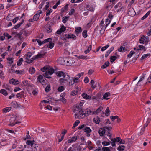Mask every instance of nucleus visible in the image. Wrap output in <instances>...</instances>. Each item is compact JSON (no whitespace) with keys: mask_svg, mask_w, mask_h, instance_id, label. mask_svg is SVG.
I'll use <instances>...</instances> for the list:
<instances>
[{"mask_svg":"<svg viewBox=\"0 0 151 151\" xmlns=\"http://www.w3.org/2000/svg\"><path fill=\"white\" fill-rule=\"evenodd\" d=\"M83 101H81L79 104H77L73 107V112L76 119H81L84 118L86 116V113L82 110L81 106L83 105Z\"/></svg>","mask_w":151,"mask_h":151,"instance_id":"1","label":"nucleus"},{"mask_svg":"<svg viewBox=\"0 0 151 151\" xmlns=\"http://www.w3.org/2000/svg\"><path fill=\"white\" fill-rule=\"evenodd\" d=\"M41 70L42 72L45 71L44 76L48 78H51V77L49 76V75H51L54 72V70L52 67L50 66H44L41 69Z\"/></svg>","mask_w":151,"mask_h":151,"instance_id":"2","label":"nucleus"},{"mask_svg":"<svg viewBox=\"0 0 151 151\" xmlns=\"http://www.w3.org/2000/svg\"><path fill=\"white\" fill-rule=\"evenodd\" d=\"M112 129L111 127H105L103 128H101L99 129L98 132L101 136H104L105 135V133L106 131H110Z\"/></svg>","mask_w":151,"mask_h":151,"instance_id":"3","label":"nucleus"},{"mask_svg":"<svg viewBox=\"0 0 151 151\" xmlns=\"http://www.w3.org/2000/svg\"><path fill=\"white\" fill-rule=\"evenodd\" d=\"M16 119V116L15 115H12L9 120L10 124H9V125L12 126H14L16 124H18L19 122H14Z\"/></svg>","mask_w":151,"mask_h":151,"instance_id":"4","label":"nucleus"},{"mask_svg":"<svg viewBox=\"0 0 151 151\" xmlns=\"http://www.w3.org/2000/svg\"><path fill=\"white\" fill-rule=\"evenodd\" d=\"M70 77L67 74H65L63 76V78H61L59 80V81L60 83L62 84L65 83L68 80L70 79Z\"/></svg>","mask_w":151,"mask_h":151,"instance_id":"5","label":"nucleus"},{"mask_svg":"<svg viewBox=\"0 0 151 151\" xmlns=\"http://www.w3.org/2000/svg\"><path fill=\"white\" fill-rule=\"evenodd\" d=\"M111 143L112 146L113 147H114L116 145V143H119V144L120 140H121V139L120 138L117 137L116 138L111 139Z\"/></svg>","mask_w":151,"mask_h":151,"instance_id":"6","label":"nucleus"},{"mask_svg":"<svg viewBox=\"0 0 151 151\" xmlns=\"http://www.w3.org/2000/svg\"><path fill=\"white\" fill-rule=\"evenodd\" d=\"M65 61H66L67 63H65L66 64V65H71L74 62L73 59L71 58H66Z\"/></svg>","mask_w":151,"mask_h":151,"instance_id":"7","label":"nucleus"},{"mask_svg":"<svg viewBox=\"0 0 151 151\" xmlns=\"http://www.w3.org/2000/svg\"><path fill=\"white\" fill-rule=\"evenodd\" d=\"M83 130L86 134V136L87 137H89L90 136V133L92 132L91 130L89 127H85L84 129Z\"/></svg>","mask_w":151,"mask_h":151,"instance_id":"8","label":"nucleus"},{"mask_svg":"<svg viewBox=\"0 0 151 151\" xmlns=\"http://www.w3.org/2000/svg\"><path fill=\"white\" fill-rule=\"evenodd\" d=\"M42 12L41 10H40L38 11V12L34 15L33 17V20L34 21H37L40 16V14H41Z\"/></svg>","mask_w":151,"mask_h":151,"instance_id":"9","label":"nucleus"},{"mask_svg":"<svg viewBox=\"0 0 151 151\" xmlns=\"http://www.w3.org/2000/svg\"><path fill=\"white\" fill-rule=\"evenodd\" d=\"M38 81L42 85H45L46 84V82L45 79H43V76L41 75H40L37 78Z\"/></svg>","mask_w":151,"mask_h":151,"instance_id":"10","label":"nucleus"},{"mask_svg":"<svg viewBox=\"0 0 151 151\" xmlns=\"http://www.w3.org/2000/svg\"><path fill=\"white\" fill-rule=\"evenodd\" d=\"M75 33L78 36V34L80 33L82 31L81 28L80 27H76L75 28Z\"/></svg>","mask_w":151,"mask_h":151,"instance_id":"11","label":"nucleus"},{"mask_svg":"<svg viewBox=\"0 0 151 151\" xmlns=\"http://www.w3.org/2000/svg\"><path fill=\"white\" fill-rule=\"evenodd\" d=\"M31 150H29L32 151H37L38 148V145L35 144L34 143L32 144V146L31 147Z\"/></svg>","mask_w":151,"mask_h":151,"instance_id":"12","label":"nucleus"},{"mask_svg":"<svg viewBox=\"0 0 151 151\" xmlns=\"http://www.w3.org/2000/svg\"><path fill=\"white\" fill-rule=\"evenodd\" d=\"M19 82L17 80L12 78L9 81V83L14 85H17L19 83Z\"/></svg>","mask_w":151,"mask_h":151,"instance_id":"13","label":"nucleus"},{"mask_svg":"<svg viewBox=\"0 0 151 151\" xmlns=\"http://www.w3.org/2000/svg\"><path fill=\"white\" fill-rule=\"evenodd\" d=\"M90 84L91 86V87L93 89H94L96 87V82H95V81L93 80H92L90 82Z\"/></svg>","mask_w":151,"mask_h":151,"instance_id":"14","label":"nucleus"},{"mask_svg":"<svg viewBox=\"0 0 151 151\" xmlns=\"http://www.w3.org/2000/svg\"><path fill=\"white\" fill-rule=\"evenodd\" d=\"M103 107L101 106L99 107L96 111H93L92 113L93 114H96L100 112L103 109Z\"/></svg>","mask_w":151,"mask_h":151,"instance_id":"15","label":"nucleus"},{"mask_svg":"<svg viewBox=\"0 0 151 151\" xmlns=\"http://www.w3.org/2000/svg\"><path fill=\"white\" fill-rule=\"evenodd\" d=\"M65 37L67 38H73L74 39L76 37V36L73 34H66Z\"/></svg>","mask_w":151,"mask_h":151,"instance_id":"16","label":"nucleus"},{"mask_svg":"<svg viewBox=\"0 0 151 151\" xmlns=\"http://www.w3.org/2000/svg\"><path fill=\"white\" fill-rule=\"evenodd\" d=\"M82 96L84 99H90L91 98V96H90L88 95L86 93L82 94Z\"/></svg>","mask_w":151,"mask_h":151,"instance_id":"17","label":"nucleus"},{"mask_svg":"<svg viewBox=\"0 0 151 151\" xmlns=\"http://www.w3.org/2000/svg\"><path fill=\"white\" fill-rule=\"evenodd\" d=\"M77 137L76 136H74L71 139H69L68 140V143H71L75 141L77 139Z\"/></svg>","mask_w":151,"mask_h":151,"instance_id":"18","label":"nucleus"},{"mask_svg":"<svg viewBox=\"0 0 151 151\" xmlns=\"http://www.w3.org/2000/svg\"><path fill=\"white\" fill-rule=\"evenodd\" d=\"M44 55L40 53L38 54L37 55L34 57L32 58L33 60H35L37 59L40 58L42 57Z\"/></svg>","mask_w":151,"mask_h":151,"instance_id":"19","label":"nucleus"},{"mask_svg":"<svg viewBox=\"0 0 151 151\" xmlns=\"http://www.w3.org/2000/svg\"><path fill=\"white\" fill-rule=\"evenodd\" d=\"M64 58H59L58 59L57 62L58 63L61 64H64Z\"/></svg>","mask_w":151,"mask_h":151,"instance_id":"20","label":"nucleus"},{"mask_svg":"<svg viewBox=\"0 0 151 151\" xmlns=\"http://www.w3.org/2000/svg\"><path fill=\"white\" fill-rule=\"evenodd\" d=\"M110 96V94L109 92H106L103 95V98L104 99L108 100L109 98H108V97Z\"/></svg>","mask_w":151,"mask_h":151,"instance_id":"21","label":"nucleus"},{"mask_svg":"<svg viewBox=\"0 0 151 151\" xmlns=\"http://www.w3.org/2000/svg\"><path fill=\"white\" fill-rule=\"evenodd\" d=\"M57 76L59 77L63 76L65 75L64 72L62 71H59L57 73Z\"/></svg>","mask_w":151,"mask_h":151,"instance_id":"22","label":"nucleus"},{"mask_svg":"<svg viewBox=\"0 0 151 151\" xmlns=\"http://www.w3.org/2000/svg\"><path fill=\"white\" fill-rule=\"evenodd\" d=\"M139 48L137 49V50H143L145 51H146V49L145 48V47L144 46L142 45H139L138 46Z\"/></svg>","mask_w":151,"mask_h":151,"instance_id":"23","label":"nucleus"},{"mask_svg":"<svg viewBox=\"0 0 151 151\" xmlns=\"http://www.w3.org/2000/svg\"><path fill=\"white\" fill-rule=\"evenodd\" d=\"M151 120V119L149 118H148L147 120L146 123L144 125V127L142 128L143 129H145L146 127H147L148 126V124L150 123V121Z\"/></svg>","mask_w":151,"mask_h":151,"instance_id":"24","label":"nucleus"},{"mask_svg":"<svg viewBox=\"0 0 151 151\" xmlns=\"http://www.w3.org/2000/svg\"><path fill=\"white\" fill-rule=\"evenodd\" d=\"M23 60V58H21L19 59L17 62V65L18 66H20L22 63Z\"/></svg>","mask_w":151,"mask_h":151,"instance_id":"25","label":"nucleus"},{"mask_svg":"<svg viewBox=\"0 0 151 151\" xmlns=\"http://www.w3.org/2000/svg\"><path fill=\"white\" fill-rule=\"evenodd\" d=\"M94 121L97 124H99L100 122V118L98 117H96L93 119Z\"/></svg>","mask_w":151,"mask_h":151,"instance_id":"26","label":"nucleus"},{"mask_svg":"<svg viewBox=\"0 0 151 151\" xmlns=\"http://www.w3.org/2000/svg\"><path fill=\"white\" fill-rule=\"evenodd\" d=\"M109 62L107 61L105 63L104 65L101 66V68L104 69L105 68L109 66Z\"/></svg>","mask_w":151,"mask_h":151,"instance_id":"27","label":"nucleus"},{"mask_svg":"<svg viewBox=\"0 0 151 151\" xmlns=\"http://www.w3.org/2000/svg\"><path fill=\"white\" fill-rule=\"evenodd\" d=\"M62 101L63 103H65L66 101V99L63 97H60L59 100H56V101Z\"/></svg>","mask_w":151,"mask_h":151,"instance_id":"28","label":"nucleus"},{"mask_svg":"<svg viewBox=\"0 0 151 151\" xmlns=\"http://www.w3.org/2000/svg\"><path fill=\"white\" fill-rule=\"evenodd\" d=\"M32 54L31 52H28L25 56V58L26 60L29 59V58L31 57Z\"/></svg>","mask_w":151,"mask_h":151,"instance_id":"29","label":"nucleus"},{"mask_svg":"<svg viewBox=\"0 0 151 151\" xmlns=\"http://www.w3.org/2000/svg\"><path fill=\"white\" fill-rule=\"evenodd\" d=\"M145 36L143 35L139 40V43L141 44H144L145 40L144 38Z\"/></svg>","mask_w":151,"mask_h":151,"instance_id":"30","label":"nucleus"},{"mask_svg":"<svg viewBox=\"0 0 151 151\" xmlns=\"http://www.w3.org/2000/svg\"><path fill=\"white\" fill-rule=\"evenodd\" d=\"M35 71V69L33 67L30 68L29 70V72L31 74H33L34 73Z\"/></svg>","mask_w":151,"mask_h":151,"instance_id":"31","label":"nucleus"},{"mask_svg":"<svg viewBox=\"0 0 151 151\" xmlns=\"http://www.w3.org/2000/svg\"><path fill=\"white\" fill-rule=\"evenodd\" d=\"M26 143L27 144L29 145V147L30 146L31 147V146H32V144H33L34 143V141H32L30 140H27L26 141Z\"/></svg>","mask_w":151,"mask_h":151,"instance_id":"32","label":"nucleus"},{"mask_svg":"<svg viewBox=\"0 0 151 151\" xmlns=\"http://www.w3.org/2000/svg\"><path fill=\"white\" fill-rule=\"evenodd\" d=\"M0 93L5 96H7L8 95V93L5 90L1 89L0 91Z\"/></svg>","mask_w":151,"mask_h":151,"instance_id":"33","label":"nucleus"},{"mask_svg":"<svg viewBox=\"0 0 151 151\" xmlns=\"http://www.w3.org/2000/svg\"><path fill=\"white\" fill-rule=\"evenodd\" d=\"M93 112L91 111L90 110V109H87L86 111H85V113H86V116H86L88 115H89L90 114H93L92 113Z\"/></svg>","mask_w":151,"mask_h":151,"instance_id":"34","label":"nucleus"},{"mask_svg":"<svg viewBox=\"0 0 151 151\" xmlns=\"http://www.w3.org/2000/svg\"><path fill=\"white\" fill-rule=\"evenodd\" d=\"M150 11H148L146 14L141 19L143 20L146 18V17L150 14Z\"/></svg>","mask_w":151,"mask_h":151,"instance_id":"35","label":"nucleus"},{"mask_svg":"<svg viewBox=\"0 0 151 151\" xmlns=\"http://www.w3.org/2000/svg\"><path fill=\"white\" fill-rule=\"evenodd\" d=\"M118 50L120 52H124L126 50V49L125 47L121 46L120 48L118 49Z\"/></svg>","mask_w":151,"mask_h":151,"instance_id":"36","label":"nucleus"},{"mask_svg":"<svg viewBox=\"0 0 151 151\" xmlns=\"http://www.w3.org/2000/svg\"><path fill=\"white\" fill-rule=\"evenodd\" d=\"M54 44L52 42H50L48 45H47V47L50 49H52L54 47Z\"/></svg>","mask_w":151,"mask_h":151,"instance_id":"37","label":"nucleus"},{"mask_svg":"<svg viewBox=\"0 0 151 151\" xmlns=\"http://www.w3.org/2000/svg\"><path fill=\"white\" fill-rule=\"evenodd\" d=\"M92 48V45H90L89 47H88L87 49L84 51V53L86 54L88 53L90 51Z\"/></svg>","mask_w":151,"mask_h":151,"instance_id":"38","label":"nucleus"},{"mask_svg":"<svg viewBox=\"0 0 151 151\" xmlns=\"http://www.w3.org/2000/svg\"><path fill=\"white\" fill-rule=\"evenodd\" d=\"M24 22V20H22V21L21 22V23L18 24L16 25H15L14 27V28L15 29H17L19 28L20 26L21 25V24L23 23Z\"/></svg>","mask_w":151,"mask_h":151,"instance_id":"39","label":"nucleus"},{"mask_svg":"<svg viewBox=\"0 0 151 151\" xmlns=\"http://www.w3.org/2000/svg\"><path fill=\"white\" fill-rule=\"evenodd\" d=\"M80 123V121L79 120H76L73 124V128H75Z\"/></svg>","mask_w":151,"mask_h":151,"instance_id":"40","label":"nucleus"},{"mask_svg":"<svg viewBox=\"0 0 151 151\" xmlns=\"http://www.w3.org/2000/svg\"><path fill=\"white\" fill-rule=\"evenodd\" d=\"M125 147L124 145H121L119 146L118 148V150L119 151H123Z\"/></svg>","mask_w":151,"mask_h":151,"instance_id":"41","label":"nucleus"},{"mask_svg":"<svg viewBox=\"0 0 151 151\" xmlns=\"http://www.w3.org/2000/svg\"><path fill=\"white\" fill-rule=\"evenodd\" d=\"M99 26L101 28V29L100 30V32L101 33H103L105 30L104 27L103 25H99Z\"/></svg>","mask_w":151,"mask_h":151,"instance_id":"42","label":"nucleus"},{"mask_svg":"<svg viewBox=\"0 0 151 151\" xmlns=\"http://www.w3.org/2000/svg\"><path fill=\"white\" fill-rule=\"evenodd\" d=\"M117 58V57L115 56H112L110 58V61L111 62H113Z\"/></svg>","mask_w":151,"mask_h":151,"instance_id":"43","label":"nucleus"},{"mask_svg":"<svg viewBox=\"0 0 151 151\" xmlns=\"http://www.w3.org/2000/svg\"><path fill=\"white\" fill-rule=\"evenodd\" d=\"M46 31L48 33H50L52 31V29L50 26L47 27L46 29Z\"/></svg>","mask_w":151,"mask_h":151,"instance_id":"44","label":"nucleus"},{"mask_svg":"<svg viewBox=\"0 0 151 151\" xmlns=\"http://www.w3.org/2000/svg\"><path fill=\"white\" fill-rule=\"evenodd\" d=\"M84 74L83 72H81L80 73L78 74V75L76 76L75 77H76L79 80V79L80 78V77L82 76H83Z\"/></svg>","mask_w":151,"mask_h":151,"instance_id":"45","label":"nucleus"},{"mask_svg":"<svg viewBox=\"0 0 151 151\" xmlns=\"http://www.w3.org/2000/svg\"><path fill=\"white\" fill-rule=\"evenodd\" d=\"M10 111V109L6 107L3 109V112L4 113H6L9 112Z\"/></svg>","mask_w":151,"mask_h":151,"instance_id":"46","label":"nucleus"},{"mask_svg":"<svg viewBox=\"0 0 151 151\" xmlns=\"http://www.w3.org/2000/svg\"><path fill=\"white\" fill-rule=\"evenodd\" d=\"M83 36L85 38L87 37V31L86 30H84L82 33Z\"/></svg>","mask_w":151,"mask_h":151,"instance_id":"47","label":"nucleus"},{"mask_svg":"<svg viewBox=\"0 0 151 151\" xmlns=\"http://www.w3.org/2000/svg\"><path fill=\"white\" fill-rule=\"evenodd\" d=\"M50 88V84H48L46 87L45 90L46 92H48L49 91Z\"/></svg>","mask_w":151,"mask_h":151,"instance_id":"48","label":"nucleus"},{"mask_svg":"<svg viewBox=\"0 0 151 151\" xmlns=\"http://www.w3.org/2000/svg\"><path fill=\"white\" fill-rule=\"evenodd\" d=\"M145 76L144 75H142V77L139 80L138 82L137 83V85L138 86H140V84H139V83L140 82H141L142 81H143L144 79Z\"/></svg>","mask_w":151,"mask_h":151,"instance_id":"49","label":"nucleus"},{"mask_svg":"<svg viewBox=\"0 0 151 151\" xmlns=\"http://www.w3.org/2000/svg\"><path fill=\"white\" fill-rule=\"evenodd\" d=\"M109 46V45L108 44L107 45L103 47L101 49L102 51H103L107 49Z\"/></svg>","mask_w":151,"mask_h":151,"instance_id":"50","label":"nucleus"},{"mask_svg":"<svg viewBox=\"0 0 151 151\" xmlns=\"http://www.w3.org/2000/svg\"><path fill=\"white\" fill-rule=\"evenodd\" d=\"M109 112L110 110H109V108L108 107H107L105 111V115L107 116H108L109 115Z\"/></svg>","mask_w":151,"mask_h":151,"instance_id":"51","label":"nucleus"},{"mask_svg":"<svg viewBox=\"0 0 151 151\" xmlns=\"http://www.w3.org/2000/svg\"><path fill=\"white\" fill-rule=\"evenodd\" d=\"M144 40H145V43L146 44H147L148 43V42H149V38L148 37H145H145L144 38Z\"/></svg>","mask_w":151,"mask_h":151,"instance_id":"52","label":"nucleus"},{"mask_svg":"<svg viewBox=\"0 0 151 151\" xmlns=\"http://www.w3.org/2000/svg\"><path fill=\"white\" fill-rule=\"evenodd\" d=\"M64 89V87L63 86H61L59 87L58 89V91L61 92L63 91Z\"/></svg>","mask_w":151,"mask_h":151,"instance_id":"53","label":"nucleus"},{"mask_svg":"<svg viewBox=\"0 0 151 151\" xmlns=\"http://www.w3.org/2000/svg\"><path fill=\"white\" fill-rule=\"evenodd\" d=\"M135 53V52L134 51H131L127 55L128 57L130 58Z\"/></svg>","mask_w":151,"mask_h":151,"instance_id":"54","label":"nucleus"},{"mask_svg":"<svg viewBox=\"0 0 151 151\" xmlns=\"http://www.w3.org/2000/svg\"><path fill=\"white\" fill-rule=\"evenodd\" d=\"M52 11V9H49L47 12L46 15V16H48L50 15V13H51Z\"/></svg>","mask_w":151,"mask_h":151,"instance_id":"55","label":"nucleus"},{"mask_svg":"<svg viewBox=\"0 0 151 151\" xmlns=\"http://www.w3.org/2000/svg\"><path fill=\"white\" fill-rule=\"evenodd\" d=\"M102 144L104 146H107L109 145L110 142H109L104 141L102 142Z\"/></svg>","mask_w":151,"mask_h":151,"instance_id":"56","label":"nucleus"},{"mask_svg":"<svg viewBox=\"0 0 151 151\" xmlns=\"http://www.w3.org/2000/svg\"><path fill=\"white\" fill-rule=\"evenodd\" d=\"M110 118L111 119L112 121H114L115 119H116L117 118H118V116H111Z\"/></svg>","mask_w":151,"mask_h":151,"instance_id":"57","label":"nucleus"},{"mask_svg":"<svg viewBox=\"0 0 151 151\" xmlns=\"http://www.w3.org/2000/svg\"><path fill=\"white\" fill-rule=\"evenodd\" d=\"M75 12L74 9H72L69 13V15H73Z\"/></svg>","mask_w":151,"mask_h":151,"instance_id":"58","label":"nucleus"},{"mask_svg":"<svg viewBox=\"0 0 151 151\" xmlns=\"http://www.w3.org/2000/svg\"><path fill=\"white\" fill-rule=\"evenodd\" d=\"M150 55V54H147L143 55L141 58L143 60Z\"/></svg>","mask_w":151,"mask_h":151,"instance_id":"59","label":"nucleus"},{"mask_svg":"<svg viewBox=\"0 0 151 151\" xmlns=\"http://www.w3.org/2000/svg\"><path fill=\"white\" fill-rule=\"evenodd\" d=\"M102 149L103 151H111L109 147H104Z\"/></svg>","mask_w":151,"mask_h":151,"instance_id":"60","label":"nucleus"},{"mask_svg":"<svg viewBox=\"0 0 151 151\" xmlns=\"http://www.w3.org/2000/svg\"><path fill=\"white\" fill-rule=\"evenodd\" d=\"M15 73L17 74H21L23 73V71L22 70H17L15 71Z\"/></svg>","mask_w":151,"mask_h":151,"instance_id":"61","label":"nucleus"},{"mask_svg":"<svg viewBox=\"0 0 151 151\" xmlns=\"http://www.w3.org/2000/svg\"><path fill=\"white\" fill-rule=\"evenodd\" d=\"M28 81L27 80L24 81L22 82V83L23 84L24 86H26L28 85Z\"/></svg>","mask_w":151,"mask_h":151,"instance_id":"62","label":"nucleus"},{"mask_svg":"<svg viewBox=\"0 0 151 151\" xmlns=\"http://www.w3.org/2000/svg\"><path fill=\"white\" fill-rule=\"evenodd\" d=\"M145 129H142L141 131L140 132H139L138 133V135H142L143 134V132L145 131Z\"/></svg>","mask_w":151,"mask_h":151,"instance_id":"63","label":"nucleus"},{"mask_svg":"<svg viewBox=\"0 0 151 151\" xmlns=\"http://www.w3.org/2000/svg\"><path fill=\"white\" fill-rule=\"evenodd\" d=\"M19 19V18L18 17H16V18L13 19L12 22L14 23H15Z\"/></svg>","mask_w":151,"mask_h":151,"instance_id":"64","label":"nucleus"}]
</instances>
